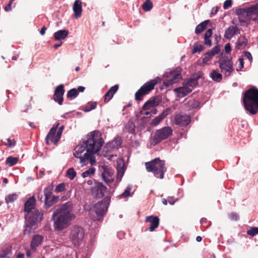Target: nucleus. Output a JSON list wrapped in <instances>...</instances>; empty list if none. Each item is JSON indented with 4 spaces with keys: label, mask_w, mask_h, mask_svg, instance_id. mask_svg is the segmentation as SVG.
I'll use <instances>...</instances> for the list:
<instances>
[{
    "label": "nucleus",
    "mask_w": 258,
    "mask_h": 258,
    "mask_svg": "<svg viewBox=\"0 0 258 258\" xmlns=\"http://www.w3.org/2000/svg\"><path fill=\"white\" fill-rule=\"evenodd\" d=\"M104 143L99 131L91 132L74 149V156L80 159L82 166L87 165L88 162L93 165L96 163L94 155L100 151Z\"/></svg>",
    "instance_id": "f257e3e1"
},
{
    "label": "nucleus",
    "mask_w": 258,
    "mask_h": 258,
    "mask_svg": "<svg viewBox=\"0 0 258 258\" xmlns=\"http://www.w3.org/2000/svg\"><path fill=\"white\" fill-rule=\"evenodd\" d=\"M43 218V211L34 209L25 215V225L23 232L24 234H29L34 232L38 228V223Z\"/></svg>",
    "instance_id": "f03ea898"
},
{
    "label": "nucleus",
    "mask_w": 258,
    "mask_h": 258,
    "mask_svg": "<svg viewBox=\"0 0 258 258\" xmlns=\"http://www.w3.org/2000/svg\"><path fill=\"white\" fill-rule=\"evenodd\" d=\"M85 236L84 229L78 225L72 226L68 231V237L63 241L64 246L74 248L79 247L82 243Z\"/></svg>",
    "instance_id": "7ed1b4c3"
},
{
    "label": "nucleus",
    "mask_w": 258,
    "mask_h": 258,
    "mask_svg": "<svg viewBox=\"0 0 258 258\" xmlns=\"http://www.w3.org/2000/svg\"><path fill=\"white\" fill-rule=\"evenodd\" d=\"M243 101L245 110L250 114L258 112V89L250 88L244 94Z\"/></svg>",
    "instance_id": "20e7f679"
},
{
    "label": "nucleus",
    "mask_w": 258,
    "mask_h": 258,
    "mask_svg": "<svg viewBox=\"0 0 258 258\" xmlns=\"http://www.w3.org/2000/svg\"><path fill=\"white\" fill-rule=\"evenodd\" d=\"M145 165L148 172H152L157 178H164V173L166 171L164 160L157 158L150 162H146Z\"/></svg>",
    "instance_id": "39448f33"
},
{
    "label": "nucleus",
    "mask_w": 258,
    "mask_h": 258,
    "mask_svg": "<svg viewBox=\"0 0 258 258\" xmlns=\"http://www.w3.org/2000/svg\"><path fill=\"white\" fill-rule=\"evenodd\" d=\"M110 198L106 196L102 201L94 205L91 211V217L94 220H100L107 211Z\"/></svg>",
    "instance_id": "423d86ee"
},
{
    "label": "nucleus",
    "mask_w": 258,
    "mask_h": 258,
    "mask_svg": "<svg viewBox=\"0 0 258 258\" xmlns=\"http://www.w3.org/2000/svg\"><path fill=\"white\" fill-rule=\"evenodd\" d=\"M235 14L238 16L246 17L249 20L258 24V3L249 7L236 9Z\"/></svg>",
    "instance_id": "0eeeda50"
},
{
    "label": "nucleus",
    "mask_w": 258,
    "mask_h": 258,
    "mask_svg": "<svg viewBox=\"0 0 258 258\" xmlns=\"http://www.w3.org/2000/svg\"><path fill=\"white\" fill-rule=\"evenodd\" d=\"M75 218L61 214H58L53 217L51 220L53 221V227L55 230L61 231L68 228Z\"/></svg>",
    "instance_id": "6e6552de"
},
{
    "label": "nucleus",
    "mask_w": 258,
    "mask_h": 258,
    "mask_svg": "<svg viewBox=\"0 0 258 258\" xmlns=\"http://www.w3.org/2000/svg\"><path fill=\"white\" fill-rule=\"evenodd\" d=\"M180 72L181 69L180 68L167 71L163 75L165 78L164 85L166 87H170L173 84L178 83L182 79Z\"/></svg>",
    "instance_id": "1a4fd4ad"
},
{
    "label": "nucleus",
    "mask_w": 258,
    "mask_h": 258,
    "mask_svg": "<svg viewBox=\"0 0 258 258\" xmlns=\"http://www.w3.org/2000/svg\"><path fill=\"white\" fill-rule=\"evenodd\" d=\"M160 81V78L157 77L155 79L152 80L147 82L143 86H142L136 93L135 99L138 101H141L143 100L144 95L148 94L150 91L152 90L154 86Z\"/></svg>",
    "instance_id": "9d476101"
},
{
    "label": "nucleus",
    "mask_w": 258,
    "mask_h": 258,
    "mask_svg": "<svg viewBox=\"0 0 258 258\" xmlns=\"http://www.w3.org/2000/svg\"><path fill=\"white\" fill-rule=\"evenodd\" d=\"M218 63L221 72L223 73L225 77H227L231 75L234 69L231 58L228 56L220 57L218 60Z\"/></svg>",
    "instance_id": "9b49d317"
},
{
    "label": "nucleus",
    "mask_w": 258,
    "mask_h": 258,
    "mask_svg": "<svg viewBox=\"0 0 258 258\" xmlns=\"http://www.w3.org/2000/svg\"><path fill=\"white\" fill-rule=\"evenodd\" d=\"M173 130L169 126H165L156 131L153 139V144L156 145L169 137Z\"/></svg>",
    "instance_id": "f8f14e48"
},
{
    "label": "nucleus",
    "mask_w": 258,
    "mask_h": 258,
    "mask_svg": "<svg viewBox=\"0 0 258 258\" xmlns=\"http://www.w3.org/2000/svg\"><path fill=\"white\" fill-rule=\"evenodd\" d=\"M73 203L72 202L69 201L61 205L60 207L53 212V217L58 214H61L68 215L75 218V215L72 213Z\"/></svg>",
    "instance_id": "ddd939ff"
},
{
    "label": "nucleus",
    "mask_w": 258,
    "mask_h": 258,
    "mask_svg": "<svg viewBox=\"0 0 258 258\" xmlns=\"http://www.w3.org/2000/svg\"><path fill=\"white\" fill-rule=\"evenodd\" d=\"M91 192L93 196L95 198H102L105 196L108 190L106 186L102 182H96L94 185L92 187Z\"/></svg>",
    "instance_id": "4468645a"
},
{
    "label": "nucleus",
    "mask_w": 258,
    "mask_h": 258,
    "mask_svg": "<svg viewBox=\"0 0 258 258\" xmlns=\"http://www.w3.org/2000/svg\"><path fill=\"white\" fill-rule=\"evenodd\" d=\"M100 170H102L101 177L105 183H110L114 181V170L111 167L104 165L100 167Z\"/></svg>",
    "instance_id": "2eb2a0df"
},
{
    "label": "nucleus",
    "mask_w": 258,
    "mask_h": 258,
    "mask_svg": "<svg viewBox=\"0 0 258 258\" xmlns=\"http://www.w3.org/2000/svg\"><path fill=\"white\" fill-rule=\"evenodd\" d=\"M122 144V140L120 137H117L115 138L111 142H108L106 144L103 148V152L105 154L111 152L115 149H118Z\"/></svg>",
    "instance_id": "dca6fc26"
},
{
    "label": "nucleus",
    "mask_w": 258,
    "mask_h": 258,
    "mask_svg": "<svg viewBox=\"0 0 258 258\" xmlns=\"http://www.w3.org/2000/svg\"><path fill=\"white\" fill-rule=\"evenodd\" d=\"M64 93V86L60 84L57 86L55 89L53 99L55 102H57L58 104L61 105L63 102V96Z\"/></svg>",
    "instance_id": "f3484780"
},
{
    "label": "nucleus",
    "mask_w": 258,
    "mask_h": 258,
    "mask_svg": "<svg viewBox=\"0 0 258 258\" xmlns=\"http://www.w3.org/2000/svg\"><path fill=\"white\" fill-rule=\"evenodd\" d=\"M200 78L199 74H195L188 79L185 80L183 82V85H185L187 88L192 90L198 85V80Z\"/></svg>",
    "instance_id": "a211bd4d"
},
{
    "label": "nucleus",
    "mask_w": 258,
    "mask_h": 258,
    "mask_svg": "<svg viewBox=\"0 0 258 258\" xmlns=\"http://www.w3.org/2000/svg\"><path fill=\"white\" fill-rule=\"evenodd\" d=\"M175 122L181 126H186L190 122V117L185 114H178L175 117Z\"/></svg>",
    "instance_id": "6ab92c4d"
},
{
    "label": "nucleus",
    "mask_w": 258,
    "mask_h": 258,
    "mask_svg": "<svg viewBox=\"0 0 258 258\" xmlns=\"http://www.w3.org/2000/svg\"><path fill=\"white\" fill-rule=\"evenodd\" d=\"M220 49L219 46L214 47L211 50L206 52L203 58V63L206 64L212 59L213 56L219 53Z\"/></svg>",
    "instance_id": "aec40b11"
},
{
    "label": "nucleus",
    "mask_w": 258,
    "mask_h": 258,
    "mask_svg": "<svg viewBox=\"0 0 258 258\" xmlns=\"http://www.w3.org/2000/svg\"><path fill=\"white\" fill-rule=\"evenodd\" d=\"M43 238V236L41 235L36 234L34 235L32 238L30 244L31 250L34 251H35V250L37 249V247L41 245Z\"/></svg>",
    "instance_id": "412c9836"
},
{
    "label": "nucleus",
    "mask_w": 258,
    "mask_h": 258,
    "mask_svg": "<svg viewBox=\"0 0 258 258\" xmlns=\"http://www.w3.org/2000/svg\"><path fill=\"white\" fill-rule=\"evenodd\" d=\"M145 221L146 222L150 223V226L148 228L150 231H154L157 227H158L159 224V219L157 216H147L146 218Z\"/></svg>",
    "instance_id": "4be33fe9"
},
{
    "label": "nucleus",
    "mask_w": 258,
    "mask_h": 258,
    "mask_svg": "<svg viewBox=\"0 0 258 258\" xmlns=\"http://www.w3.org/2000/svg\"><path fill=\"white\" fill-rule=\"evenodd\" d=\"M240 33V30L236 26L229 27L225 31L224 37L226 39H230L234 35Z\"/></svg>",
    "instance_id": "5701e85b"
},
{
    "label": "nucleus",
    "mask_w": 258,
    "mask_h": 258,
    "mask_svg": "<svg viewBox=\"0 0 258 258\" xmlns=\"http://www.w3.org/2000/svg\"><path fill=\"white\" fill-rule=\"evenodd\" d=\"M36 200L34 197L29 198L25 203L24 211L27 213L31 212L34 209H38L35 208Z\"/></svg>",
    "instance_id": "b1692460"
},
{
    "label": "nucleus",
    "mask_w": 258,
    "mask_h": 258,
    "mask_svg": "<svg viewBox=\"0 0 258 258\" xmlns=\"http://www.w3.org/2000/svg\"><path fill=\"white\" fill-rule=\"evenodd\" d=\"M74 16L76 18L81 17L82 12V2L80 0H76L73 5Z\"/></svg>",
    "instance_id": "393cba45"
},
{
    "label": "nucleus",
    "mask_w": 258,
    "mask_h": 258,
    "mask_svg": "<svg viewBox=\"0 0 258 258\" xmlns=\"http://www.w3.org/2000/svg\"><path fill=\"white\" fill-rule=\"evenodd\" d=\"M174 91L177 93V97L179 98L184 97L191 92V90L185 85L175 88Z\"/></svg>",
    "instance_id": "a878e982"
},
{
    "label": "nucleus",
    "mask_w": 258,
    "mask_h": 258,
    "mask_svg": "<svg viewBox=\"0 0 258 258\" xmlns=\"http://www.w3.org/2000/svg\"><path fill=\"white\" fill-rule=\"evenodd\" d=\"M170 108H168L164 110L161 114L156 116L152 121L151 124L152 125H157L168 114Z\"/></svg>",
    "instance_id": "bb28decb"
},
{
    "label": "nucleus",
    "mask_w": 258,
    "mask_h": 258,
    "mask_svg": "<svg viewBox=\"0 0 258 258\" xmlns=\"http://www.w3.org/2000/svg\"><path fill=\"white\" fill-rule=\"evenodd\" d=\"M118 89V85H115L111 87L104 95V102H108L113 96Z\"/></svg>",
    "instance_id": "cd10ccee"
},
{
    "label": "nucleus",
    "mask_w": 258,
    "mask_h": 258,
    "mask_svg": "<svg viewBox=\"0 0 258 258\" xmlns=\"http://www.w3.org/2000/svg\"><path fill=\"white\" fill-rule=\"evenodd\" d=\"M69 31L66 30H60L54 33L55 40H61L64 39L68 35Z\"/></svg>",
    "instance_id": "c85d7f7f"
},
{
    "label": "nucleus",
    "mask_w": 258,
    "mask_h": 258,
    "mask_svg": "<svg viewBox=\"0 0 258 258\" xmlns=\"http://www.w3.org/2000/svg\"><path fill=\"white\" fill-rule=\"evenodd\" d=\"M210 77L213 81L216 82H220L223 78L222 75L216 70H213L210 74Z\"/></svg>",
    "instance_id": "c756f323"
},
{
    "label": "nucleus",
    "mask_w": 258,
    "mask_h": 258,
    "mask_svg": "<svg viewBox=\"0 0 258 258\" xmlns=\"http://www.w3.org/2000/svg\"><path fill=\"white\" fill-rule=\"evenodd\" d=\"M161 102V99L159 97H155L151 100H149L145 102L144 104V107L146 108V106L148 105H151L154 107L158 106Z\"/></svg>",
    "instance_id": "7c9ffc66"
},
{
    "label": "nucleus",
    "mask_w": 258,
    "mask_h": 258,
    "mask_svg": "<svg viewBox=\"0 0 258 258\" xmlns=\"http://www.w3.org/2000/svg\"><path fill=\"white\" fill-rule=\"evenodd\" d=\"M212 35V30L211 29L207 30L204 35V44L209 47L212 45V41L210 39Z\"/></svg>",
    "instance_id": "2f4dec72"
},
{
    "label": "nucleus",
    "mask_w": 258,
    "mask_h": 258,
    "mask_svg": "<svg viewBox=\"0 0 258 258\" xmlns=\"http://www.w3.org/2000/svg\"><path fill=\"white\" fill-rule=\"evenodd\" d=\"M117 177H116V181L117 182H120L125 172V167L124 164H123L121 166L118 165L117 167Z\"/></svg>",
    "instance_id": "473e14b6"
},
{
    "label": "nucleus",
    "mask_w": 258,
    "mask_h": 258,
    "mask_svg": "<svg viewBox=\"0 0 258 258\" xmlns=\"http://www.w3.org/2000/svg\"><path fill=\"white\" fill-rule=\"evenodd\" d=\"M97 102L90 101L88 102L85 106L82 107V110L84 112H89L96 108Z\"/></svg>",
    "instance_id": "72a5a7b5"
},
{
    "label": "nucleus",
    "mask_w": 258,
    "mask_h": 258,
    "mask_svg": "<svg viewBox=\"0 0 258 258\" xmlns=\"http://www.w3.org/2000/svg\"><path fill=\"white\" fill-rule=\"evenodd\" d=\"M210 20H205L197 26L195 29V33L198 34L203 31L207 26Z\"/></svg>",
    "instance_id": "f704fd0d"
},
{
    "label": "nucleus",
    "mask_w": 258,
    "mask_h": 258,
    "mask_svg": "<svg viewBox=\"0 0 258 258\" xmlns=\"http://www.w3.org/2000/svg\"><path fill=\"white\" fill-rule=\"evenodd\" d=\"M247 43V40L245 36L239 38L237 42L236 47L237 49H242L245 47Z\"/></svg>",
    "instance_id": "c9c22d12"
},
{
    "label": "nucleus",
    "mask_w": 258,
    "mask_h": 258,
    "mask_svg": "<svg viewBox=\"0 0 258 258\" xmlns=\"http://www.w3.org/2000/svg\"><path fill=\"white\" fill-rule=\"evenodd\" d=\"M53 188V185H50L44 189L43 192L45 199H48V197L52 196Z\"/></svg>",
    "instance_id": "e433bc0d"
},
{
    "label": "nucleus",
    "mask_w": 258,
    "mask_h": 258,
    "mask_svg": "<svg viewBox=\"0 0 258 258\" xmlns=\"http://www.w3.org/2000/svg\"><path fill=\"white\" fill-rule=\"evenodd\" d=\"M18 161V158L9 156L7 158L6 162V164L9 165L10 166H13L17 163Z\"/></svg>",
    "instance_id": "4c0bfd02"
},
{
    "label": "nucleus",
    "mask_w": 258,
    "mask_h": 258,
    "mask_svg": "<svg viewBox=\"0 0 258 258\" xmlns=\"http://www.w3.org/2000/svg\"><path fill=\"white\" fill-rule=\"evenodd\" d=\"M204 46L201 44H199L198 43H195L194 45V48L192 50V54H195L197 52H201L204 50Z\"/></svg>",
    "instance_id": "58836bf2"
},
{
    "label": "nucleus",
    "mask_w": 258,
    "mask_h": 258,
    "mask_svg": "<svg viewBox=\"0 0 258 258\" xmlns=\"http://www.w3.org/2000/svg\"><path fill=\"white\" fill-rule=\"evenodd\" d=\"M153 8L152 3L150 0H146L142 5L143 9L145 11H149Z\"/></svg>",
    "instance_id": "ea45409f"
},
{
    "label": "nucleus",
    "mask_w": 258,
    "mask_h": 258,
    "mask_svg": "<svg viewBox=\"0 0 258 258\" xmlns=\"http://www.w3.org/2000/svg\"><path fill=\"white\" fill-rule=\"evenodd\" d=\"M78 95V91L76 89L73 88L70 90L67 94L68 98H76Z\"/></svg>",
    "instance_id": "a19ab883"
},
{
    "label": "nucleus",
    "mask_w": 258,
    "mask_h": 258,
    "mask_svg": "<svg viewBox=\"0 0 258 258\" xmlns=\"http://www.w3.org/2000/svg\"><path fill=\"white\" fill-rule=\"evenodd\" d=\"M95 171V168L94 167H91L89 169L83 172L82 173V176L84 178L91 176L92 175H93L94 174Z\"/></svg>",
    "instance_id": "79ce46f5"
},
{
    "label": "nucleus",
    "mask_w": 258,
    "mask_h": 258,
    "mask_svg": "<svg viewBox=\"0 0 258 258\" xmlns=\"http://www.w3.org/2000/svg\"><path fill=\"white\" fill-rule=\"evenodd\" d=\"M18 198L16 194H10L6 197L5 200L7 203H12L14 202Z\"/></svg>",
    "instance_id": "37998d69"
},
{
    "label": "nucleus",
    "mask_w": 258,
    "mask_h": 258,
    "mask_svg": "<svg viewBox=\"0 0 258 258\" xmlns=\"http://www.w3.org/2000/svg\"><path fill=\"white\" fill-rule=\"evenodd\" d=\"M67 176L71 180H73L76 176V172L73 168H70L67 171Z\"/></svg>",
    "instance_id": "c03bdc74"
},
{
    "label": "nucleus",
    "mask_w": 258,
    "mask_h": 258,
    "mask_svg": "<svg viewBox=\"0 0 258 258\" xmlns=\"http://www.w3.org/2000/svg\"><path fill=\"white\" fill-rule=\"evenodd\" d=\"M55 136L56 135L48 136V134L45 138V141H46V144L47 145H50L52 143L55 144Z\"/></svg>",
    "instance_id": "a18cd8bd"
},
{
    "label": "nucleus",
    "mask_w": 258,
    "mask_h": 258,
    "mask_svg": "<svg viewBox=\"0 0 258 258\" xmlns=\"http://www.w3.org/2000/svg\"><path fill=\"white\" fill-rule=\"evenodd\" d=\"M247 234L248 235L254 236L256 234H258V227H251L247 231Z\"/></svg>",
    "instance_id": "49530a36"
},
{
    "label": "nucleus",
    "mask_w": 258,
    "mask_h": 258,
    "mask_svg": "<svg viewBox=\"0 0 258 258\" xmlns=\"http://www.w3.org/2000/svg\"><path fill=\"white\" fill-rule=\"evenodd\" d=\"M64 129V126L63 125H61V126L59 127V128H58V130L57 132V134L55 136V144H56L58 141L59 140L60 137H61V134H62V132L63 131Z\"/></svg>",
    "instance_id": "de8ad7c7"
},
{
    "label": "nucleus",
    "mask_w": 258,
    "mask_h": 258,
    "mask_svg": "<svg viewBox=\"0 0 258 258\" xmlns=\"http://www.w3.org/2000/svg\"><path fill=\"white\" fill-rule=\"evenodd\" d=\"M54 204V202L51 197H48V199H45L44 208L51 207Z\"/></svg>",
    "instance_id": "09e8293b"
},
{
    "label": "nucleus",
    "mask_w": 258,
    "mask_h": 258,
    "mask_svg": "<svg viewBox=\"0 0 258 258\" xmlns=\"http://www.w3.org/2000/svg\"><path fill=\"white\" fill-rule=\"evenodd\" d=\"M65 184L61 183L56 185L55 188V192L57 193L62 192L65 190Z\"/></svg>",
    "instance_id": "8fccbe9b"
},
{
    "label": "nucleus",
    "mask_w": 258,
    "mask_h": 258,
    "mask_svg": "<svg viewBox=\"0 0 258 258\" xmlns=\"http://www.w3.org/2000/svg\"><path fill=\"white\" fill-rule=\"evenodd\" d=\"M131 187L128 186L124 190V192L120 195L121 198H124L128 197L131 195L130 191L131 190Z\"/></svg>",
    "instance_id": "3c124183"
},
{
    "label": "nucleus",
    "mask_w": 258,
    "mask_h": 258,
    "mask_svg": "<svg viewBox=\"0 0 258 258\" xmlns=\"http://www.w3.org/2000/svg\"><path fill=\"white\" fill-rule=\"evenodd\" d=\"M58 124L59 123H58L56 125H53L52 127L50 129L49 132L48 133V136L55 135V133L58 127Z\"/></svg>",
    "instance_id": "603ef678"
},
{
    "label": "nucleus",
    "mask_w": 258,
    "mask_h": 258,
    "mask_svg": "<svg viewBox=\"0 0 258 258\" xmlns=\"http://www.w3.org/2000/svg\"><path fill=\"white\" fill-rule=\"evenodd\" d=\"M232 4V0H226L224 3L223 8L225 10H227L229 8L231 7Z\"/></svg>",
    "instance_id": "864d4df0"
},
{
    "label": "nucleus",
    "mask_w": 258,
    "mask_h": 258,
    "mask_svg": "<svg viewBox=\"0 0 258 258\" xmlns=\"http://www.w3.org/2000/svg\"><path fill=\"white\" fill-rule=\"evenodd\" d=\"M229 217L231 220H238L239 219L238 215L234 212H232L229 215Z\"/></svg>",
    "instance_id": "5fc2aeb1"
},
{
    "label": "nucleus",
    "mask_w": 258,
    "mask_h": 258,
    "mask_svg": "<svg viewBox=\"0 0 258 258\" xmlns=\"http://www.w3.org/2000/svg\"><path fill=\"white\" fill-rule=\"evenodd\" d=\"M238 61L239 62V68L236 69L237 71H239L243 68V58L242 57H239L238 58Z\"/></svg>",
    "instance_id": "6e6d98bb"
},
{
    "label": "nucleus",
    "mask_w": 258,
    "mask_h": 258,
    "mask_svg": "<svg viewBox=\"0 0 258 258\" xmlns=\"http://www.w3.org/2000/svg\"><path fill=\"white\" fill-rule=\"evenodd\" d=\"M178 200L177 199L174 200L173 197H168L167 201L170 205H173Z\"/></svg>",
    "instance_id": "4d7b16f0"
},
{
    "label": "nucleus",
    "mask_w": 258,
    "mask_h": 258,
    "mask_svg": "<svg viewBox=\"0 0 258 258\" xmlns=\"http://www.w3.org/2000/svg\"><path fill=\"white\" fill-rule=\"evenodd\" d=\"M225 50L226 52L229 53L231 50V48L230 43H227L225 45Z\"/></svg>",
    "instance_id": "13d9d810"
},
{
    "label": "nucleus",
    "mask_w": 258,
    "mask_h": 258,
    "mask_svg": "<svg viewBox=\"0 0 258 258\" xmlns=\"http://www.w3.org/2000/svg\"><path fill=\"white\" fill-rule=\"evenodd\" d=\"M245 56L250 61L252 59V57L251 53L248 51H245L244 52Z\"/></svg>",
    "instance_id": "bf43d9fd"
},
{
    "label": "nucleus",
    "mask_w": 258,
    "mask_h": 258,
    "mask_svg": "<svg viewBox=\"0 0 258 258\" xmlns=\"http://www.w3.org/2000/svg\"><path fill=\"white\" fill-rule=\"evenodd\" d=\"M12 3L9 2L8 5L5 8V10L6 11L8 12L12 10Z\"/></svg>",
    "instance_id": "052dcab7"
},
{
    "label": "nucleus",
    "mask_w": 258,
    "mask_h": 258,
    "mask_svg": "<svg viewBox=\"0 0 258 258\" xmlns=\"http://www.w3.org/2000/svg\"><path fill=\"white\" fill-rule=\"evenodd\" d=\"M218 10H219V7H213L212 9V10H211V14L212 15H215L217 14V13L218 12Z\"/></svg>",
    "instance_id": "680f3d73"
},
{
    "label": "nucleus",
    "mask_w": 258,
    "mask_h": 258,
    "mask_svg": "<svg viewBox=\"0 0 258 258\" xmlns=\"http://www.w3.org/2000/svg\"><path fill=\"white\" fill-rule=\"evenodd\" d=\"M47 29V28L44 26H43L41 30H40V34L41 35H44V34L45 33V31Z\"/></svg>",
    "instance_id": "e2e57ef3"
},
{
    "label": "nucleus",
    "mask_w": 258,
    "mask_h": 258,
    "mask_svg": "<svg viewBox=\"0 0 258 258\" xmlns=\"http://www.w3.org/2000/svg\"><path fill=\"white\" fill-rule=\"evenodd\" d=\"M200 105V102L198 101L195 100L194 101L193 104H192V107L193 108H197Z\"/></svg>",
    "instance_id": "0e129e2a"
},
{
    "label": "nucleus",
    "mask_w": 258,
    "mask_h": 258,
    "mask_svg": "<svg viewBox=\"0 0 258 258\" xmlns=\"http://www.w3.org/2000/svg\"><path fill=\"white\" fill-rule=\"evenodd\" d=\"M52 199L54 202V204L58 202L59 200V197L58 196H51Z\"/></svg>",
    "instance_id": "69168bd1"
},
{
    "label": "nucleus",
    "mask_w": 258,
    "mask_h": 258,
    "mask_svg": "<svg viewBox=\"0 0 258 258\" xmlns=\"http://www.w3.org/2000/svg\"><path fill=\"white\" fill-rule=\"evenodd\" d=\"M7 141H8V145L9 147H11V146L14 145L13 140H12L10 139H8Z\"/></svg>",
    "instance_id": "338daca9"
},
{
    "label": "nucleus",
    "mask_w": 258,
    "mask_h": 258,
    "mask_svg": "<svg viewBox=\"0 0 258 258\" xmlns=\"http://www.w3.org/2000/svg\"><path fill=\"white\" fill-rule=\"evenodd\" d=\"M79 92H83L85 90V87L83 86H79L77 89H76Z\"/></svg>",
    "instance_id": "774afa93"
}]
</instances>
